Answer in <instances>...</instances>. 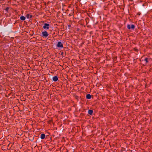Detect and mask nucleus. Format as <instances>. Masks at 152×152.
<instances>
[{
  "mask_svg": "<svg viewBox=\"0 0 152 152\" xmlns=\"http://www.w3.org/2000/svg\"><path fill=\"white\" fill-rule=\"evenodd\" d=\"M93 112V111L92 110H88V113L89 114L91 115L92 114Z\"/></svg>",
  "mask_w": 152,
  "mask_h": 152,
  "instance_id": "8",
  "label": "nucleus"
},
{
  "mask_svg": "<svg viewBox=\"0 0 152 152\" xmlns=\"http://www.w3.org/2000/svg\"><path fill=\"white\" fill-rule=\"evenodd\" d=\"M57 47H58L62 48L63 47V45L61 42H58L57 45Z\"/></svg>",
  "mask_w": 152,
  "mask_h": 152,
  "instance_id": "4",
  "label": "nucleus"
},
{
  "mask_svg": "<svg viewBox=\"0 0 152 152\" xmlns=\"http://www.w3.org/2000/svg\"><path fill=\"white\" fill-rule=\"evenodd\" d=\"M49 35V34L46 31H44L42 32L41 36L46 38Z\"/></svg>",
  "mask_w": 152,
  "mask_h": 152,
  "instance_id": "1",
  "label": "nucleus"
},
{
  "mask_svg": "<svg viewBox=\"0 0 152 152\" xmlns=\"http://www.w3.org/2000/svg\"><path fill=\"white\" fill-rule=\"evenodd\" d=\"M139 14V15H140V14Z\"/></svg>",
  "mask_w": 152,
  "mask_h": 152,
  "instance_id": "14",
  "label": "nucleus"
},
{
  "mask_svg": "<svg viewBox=\"0 0 152 152\" xmlns=\"http://www.w3.org/2000/svg\"><path fill=\"white\" fill-rule=\"evenodd\" d=\"M135 26L133 24H132L131 26L129 24H128L127 25V28L128 29H134L135 28Z\"/></svg>",
  "mask_w": 152,
  "mask_h": 152,
  "instance_id": "3",
  "label": "nucleus"
},
{
  "mask_svg": "<svg viewBox=\"0 0 152 152\" xmlns=\"http://www.w3.org/2000/svg\"><path fill=\"white\" fill-rule=\"evenodd\" d=\"M53 80L54 81L56 82L58 80V77L56 76H54L53 78Z\"/></svg>",
  "mask_w": 152,
  "mask_h": 152,
  "instance_id": "5",
  "label": "nucleus"
},
{
  "mask_svg": "<svg viewBox=\"0 0 152 152\" xmlns=\"http://www.w3.org/2000/svg\"><path fill=\"white\" fill-rule=\"evenodd\" d=\"M144 61H145L146 63L147 64V63H148V58H146L145 59Z\"/></svg>",
  "mask_w": 152,
  "mask_h": 152,
  "instance_id": "11",
  "label": "nucleus"
},
{
  "mask_svg": "<svg viewBox=\"0 0 152 152\" xmlns=\"http://www.w3.org/2000/svg\"><path fill=\"white\" fill-rule=\"evenodd\" d=\"M86 98L87 99H90L91 98V95L89 94H87L86 96Z\"/></svg>",
  "mask_w": 152,
  "mask_h": 152,
  "instance_id": "9",
  "label": "nucleus"
},
{
  "mask_svg": "<svg viewBox=\"0 0 152 152\" xmlns=\"http://www.w3.org/2000/svg\"><path fill=\"white\" fill-rule=\"evenodd\" d=\"M20 19L22 20H24L26 19V18L24 16H22L20 18Z\"/></svg>",
  "mask_w": 152,
  "mask_h": 152,
  "instance_id": "10",
  "label": "nucleus"
},
{
  "mask_svg": "<svg viewBox=\"0 0 152 152\" xmlns=\"http://www.w3.org/2000/svg\"><path fill=\"white\" fill-rule=\"evenodd\" d=\"M49 26L50 25L49 24L47 23H45L44 24L43 26V28L46 30H48L49 28Z\"/></svg>",
  "mask_w": 152,
  "mask_h": 152,
  "instance_id": "2",
  "label": "nucleus"
},
{
  "mask_svg": "<svg viewBox=\"0 0 152 152\" xmlns=\"http://www.w3.org/2000/svg\"><path fill=\"white\" fill-rule=\"evenodd\" d=\"M9 7H7L5 9V10L7 12H8V10H9Z\"/></svg>",
  "mask_w": 152,
  "mask_h": 152,
  "instance_id": "12",
  "label": "nucleus"
},
{
  "mask_svg": "<svg viewBox=\"0 0 152 152\" xmlns=\"http://www.w3.org/2000/svg\"><path fill=\"white\" fill-rule=\"evenodd\" d=\"M26 18L28 19L29 18H31L32 17V15H30L29 14H27L26 15Z\"/></svg>",
  "mask_w": 152,
  "mask_h": 152,
  "instance_id": "7",
  "label": "nucleus"
},
{
  "mask_svg": "<svg viewBox=\"0 0 152 152\" xmlns=\"http://www.w3.org/2000/svg\"><path fill=\"white\" fill-rule=\"evenodd\" d=\"M63 52H62L61 53V54H63Z\"/></svg>",
  "mask_w": 152,
  "mask_h": 152,
  "instance_id": "13",
  "label": "nucleus"
},
{
  "mask_svg": "<svg viewBox=\"0 0 152 152\" xmlns=\"http://www.w3.org/2000/svg\"><path fill=\"white\" fill-rule=\"evenodd\" d=\"M45 137V135L44 134H42L40 135V138L42 139H44Z\"/></svg>",
  "mask_w": 152,
  "mask_h": 152,
  "instance_id": "6",
  "label": "nucleus"
}]
</instances>
